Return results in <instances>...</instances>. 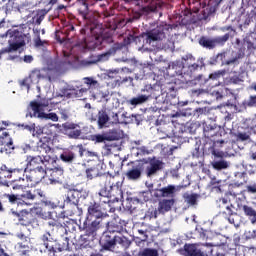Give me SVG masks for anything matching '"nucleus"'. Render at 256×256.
<instances>
[{
	"mask_svg": "<svg viewBox=\"0 0 256 256\" xmlns=\"http://www.w3.org/2000/svg\"><path fill=\"white\" fill-rule=\"evenodd\" d=\"M63 95L55 96L52 99H42L38 101H32L30 103V112L26 114V117H37V119H49L50 121H54L57 123L59 121V116L56 113H49L51 111V106L49 104L57 105V103H61L63 101Z\"/></svg>",
	"mask_w": 256,
	"mask_h": 256,
	"instance_id": "f257e3e1",
	"label": "nucleus"
},
{
	"mask_svg": "<svg viewBox=\"0 0 256 256\" xmlns=\"http://www.w3.org/2000/svg\"><path fill=\"white\" fill-rule=\"evenodd\" d=\"M6 39H8L9 48L1 50L0 57L8 53V59L13 61L19 57L21 51H23V47H25V41L28 40L29 37L14 28L7 31Z\"/></svg>",
	"mask_w": 256,
	"mask_h": 256,
	"instance_id": "f03ea898",
	"label": "nucleus"
},
{
	"mask_svg": "<svg viewBox=\"0 0 256 256\" xmlns=\"http://www.w3.org/2000/svg\"><path fill=\"white\" fill-rule=\"evenodd\" d=\"M33 137H40V141L38 143V149L40 153H51V132H47V126L44 128L40 126H34L32 131Z\"/></svg>",
	"mask_w": 256,
	"mask_h": 256,
	"instance_id": "7ed1b4c3",
	"label": "nucleus"
},
{
	"mask_svg": "<svg viewBox=\"0 0 256 256\" xmlns=\"http://www.w3.org/2000/svg\"><path fill=\"white\" fill-rule=\"evenodd\" d=\"M62 133L67 135L70 139H78L81 137V127L79 124H75L72 122H66L62 124Z\"/></svg>",
	"mask_w": 256,
	"mask_h": 256,
	"instance_id": "20e7f679",
	"label": "nucleus"
},
{
	"mask_svg": "<svg viewBox=\"0 0 256 256\" xmlns=\"http://www.w3.org/2000/svg\"><path fill=\"white\" fill-rule=\"evenodd\" d=\"M84 83H86V85L91 90L93 99H96L97 101L105 99V93L99 91V82H97V80L91 77H86L84 78Z\"/></svg>",
	"mask_w": 256,
	"mask_h": 256,
	"instance_id": "39448f33",
	"label": "nucleus"
},
{
	"mask_svg": "<svg viewBox=\"0 0 256 256\" xmlns=\"http://www.w3.org/2000/svg\"><path fill=\"white\" fill-rule=\"evenodd\" d=\"M28 171L30 175L26 174V179L30 183H39L42 179L47 181V170H44L43 166H37L36 169Z\"/></svg>",
	"mask_w": 256,
	"mask_h": 256,
	"instance_id": "423d86ee",
	"label": "nucleus"
},
{
	"mask_svg": "<svg viewBox=\"0 0 256 256\" xmlns=\"http://www.w3.org/2000/svg\"><path fill=\"white\" fill-rule=\"evenodd\" d=\"M229 39V34H225L224 36L216 37L214 39L209 38H201L199 44L202 47H206V49H213V47H217V45H223L225 41Z\"/></svg>",
	"mask_w": 256,
	"mask_h": 256,
	"instance_id": "0eeeda50",
	"label": "nucleus"
},
{
	"mask_svg": "<svg viewBox=\"0 0 256 256\" xmlns=\"http://www.w3.org/2000/svg\"><path fill=\"white\" fill-rule=\"evenodd\" d=\"M206 246L203 245L201 248H199V245L196 244H188L185 245V253L188 256H207V253H211V249L208 251L205 250Z\"/></svg>",
	"mask_w": 256,
	"mask_h": 256,
	"instance_id": "6e6552de",
	"label": "nucleus"
},
{
	"mask_svg": "<svg viewBox=\"0 0 256 256\" xmlns=\"http://www.w3.org/2000/svg\"><path fill=\"white\" fill-rule=\"evenodd\" d=\"M63 175L62 168H53L46 170V183L50 185H55V183H59L60 177Z\"/></svg>",
	"mask_w": 256,
	"mask_h": 256,
	"instance_id": "1a4fd4ad",
	"label": "nucleus"
},
{
	"mask_svg": "<svg viewBox=\"0 0 256 256\" xmlns=\"http://www.w3.org/2000/svg\"><path fill=\"white\" fill-rule=\"evenodd\" d=\"M41 79V72L39 71H33L29 75V77L25 78L21 85L22 87H25L27 91L31 89V85H37L39 83V80Z\"/></svg>",
	"mask_w": 256,
	"mask_h": 256,
	"instance_id": "9d476101",
	"label": "nucleus"
},
{
	"mask_svg": "<svg viewBox=\"0 0 256 256\" xmlns=\"http://www.w3.org/2000/svg\"><path fill=\"white\" fill-rule=\"evenodd\" d=\"M163 167V162L157 159H150L146 166V174L147 177H151L159 171Z\"/></svg>",
	"mask_w": 256,
	"mask_h": 256,
	"instance_id": "9b49d317",
	"label": "nucleus"
},
{
	"mask_svg": "<svg viewBox=\"0 0 256 256\" xmlns=\"http://www.w3.org/2000/svg\"><path fill=\"white\" fill-rule=\"evenodd\" d=\"M101 217H103V210H101V206L97 203L91 204L88 207L87 219L93 221V219H101Z\"/></svg>",
	"mask_w": 256,
	"mask_h": 256,
	"instance_id": "f8f14e48",
	"label": "nucleus"
},
{
	"mask_svg": "<svg viewBox=\"0 0 256 256\" xmlns=\"http://www.w3.org/2000/svg\"><path fill=\"white\" fill-rule=\"evenodd\" d=\"M43 245L40 248L41 253L43 251H53L55 249V239L51 236L50 233H46L42 236Z\"/></svg>",
	"mask_w": 256,
	"mask_h": 256,
	"instance_id": "ddd939ff",
	"label": "nucleus"
},
{
	"mask_svg": "<svg viewBox=\"0 0 256 256\" xmlns=\"http://www.w3.org/2000/svg\"><path fill=\"white\" fill-rule=\"evenodd\" d=\"M26 161L27 167L24 170L25 173H27V171H34V169H37V167H41V164H43V158H41V156H28Z\"/></svg>",
	"mask_w": 256,
	"mask_h": 256,
	"instance_id": "4468645a",
	"label": "nucleus"
},
{
	"mask_svg": "<svg viewBox=\"0 0 256 256\" xmlns=\"http://www.w3.org/2000/svg\"><path fill=\"white\" fill-rule=\"evenodd\" d=\"M177 191H181V186L168 185L158 190L157 197H173Z\"/></svg>",
	"mask_w": 256,
	"mask_h": 256,
	"instance_id": "2eb2a0df",
	"label": "nucleus"
},
{
	"mask_svg": "<svg viewBox=\"0 0 256 256\" xmlns=\"http://www.w3.org/2000/svg\"><path fill=\"white\" fill-rule=\"evenodd\" d=\"M141 173H143V167L136 166L126 172V177L129 181H139L141 179Z\"/></svg>",
	"mask_w": 256,
	"mask_h": 256,
	"instance_id": "dca6fc26",
	"label": "nucleus"
},
{
	"mask_svg": "<svg viewBox=\"0 0 256 256\" xmlns=\"http://www.w3.org/2000/svg\"><path fill=\"white\" fill-rule=\"evenodd\" d=\"M175 205V200L173 199H163L159 202V211L160 213H167V211H171V207Z\"/></svg>",
	"mask_w": 256,
	"mask_h": 256,
	"instance_id": "f3484780",
	"label": "nucleus"
},
{
	"mask_svg": "<svg viewBox=\"0 0 256 256\" xmlns=\"http://www.w3.org/2000/svg\"><path fill=\"white\" fill-rule=\"evenodd\" d=\"M163 37H164L163 33L157 34V31L149 32L146 35V43H149V45H151L152 43V45L155 46V42L163 39Z\"/></svg>",
	"mask_w": 256,
	"mask_h": 256,
	"instance_id": "a211bd4d",
	"label": "nucleus"
},
{
	"mask_svg": "<svg viewBox=\"0 0 256 256\" xmlns=\"http://www.w3.org/2000/svg\"><path fill=\"white\" fill-rule=\"evenodd\" d=\"M83 93H87V89L85 88L70 89L66 91L64 95H66V97H68L69 99H75V98L81 97Z\"/></svg>",
	"mask_w": 256,
	"mask_h": 256,
	"instance_id": "6ab92c4d",
	"label": "nucleus"
},
{
	"mask_svg": "<svg viewBox=\"0 0 256 256\" xmlns=\"http://www.w3.org/2000/svg\"><path fill=\"white\" fill-rule=\"evenodd\" d=\"M97 119H98L99 129H103V127H107V123H109V115H107V112L99 111Z\"/></svg>",
	"mask_w": 256,
	"mask_h": 256,
	"instance_id": "aec40b11",
	"label": "nucleus"
},
{
	"mask_svg": "<svg viewBox=\"0 0 256 256\" xmlns=\"http://www.w3.org/2000/svg\"><path fill=\"white\" fill-rule=\"evenodd\" d=\"M242 209H243L245 215L247 217H249L251 223L255 224L256 223V211H255V209H253L252 207L247 206V205H244L242 207Z\"/></svg>",
	"mask_w": 256,
	"mask_h": 256,
	"instance_id": "412c9836",
	"label": "nucleus"
},
{
	"mask_svg": "<svg viewBox=\"0 0 256 256\" xmlns=\"http://www.w3.org/2000/svg\"><path fill=\"white\" fill-rule=\"evenodd\" d=\"M146 101H149V96L140 95V96H137V97H134V98L130 99L128 101V103H130V105L137 106V105H142V103H146Z\"/></svg>",
	"mask_w": 256,
	"mask_h": 256,
	"instance_id": "4be33fe9",
	"label": "nucleus"
},
{
	"mask_svg": "<svg viewBox=\"0 0 256 256\" xmlns=\"http://www.w3.org/2000/svg\"><path fill=\"white\" fill-rule=\"evenodd\" d=\"M123 73H131V70H129V68L109 70L108 77L110 79H115V77H117V75H123Z\"/></svg>",
	"mask_w": 256,
	"mask_h": 256,
	"instance_id": "5701e85b",
	"label": "nucleus"
},
{
	"mask_svg": "<svg viewBox=\"0 0 256 256\" xmlns=\"http://www.w3.org/2000/svg\"><path fill=\"white\" fill-rule=\"evenodd\" d=\"M91 140L94 143H105V141H111V137L107 134H96L91 136Z\"/></svg>",
	"mask_w": 256,
	"mask_h": 256,
	"instance_id": "b1692460",
	"label": "nucleus"
},
{
	"mask_svg": "<svg viewBox=\"0 0 256 256\" xmlns=\"http://www.w3.org/2000/svg\"><path fill=\"white\" fill-rule=\"evenodd\" d=\"M212 166L217 171H221V169H227L229 167V162L225 160H218V161L212 162Z\"/></svg>",
	"mask_w": 256,
	"mask_h": 256,
	"instance_id": "393cba45",
	"label": "nucleus"
},
{
	"mask_svg": "<svg viewBox=\"0 0 256 256\" xmlns=\"http://www.w3.org/2000/svg\"><path fill=\"white\" fill-rule=\"evenodd\" d=\"M198 198L199 195L197 194H184L185 203H187L188 205H195Z\"/></svg>",
	"mask_w": 256,
	"mask_h": 256,
	"instance_id": "a878e982",
	"label": "nucleus"
},
{
	"mask_svg": "<svg viewBox=\"0 0 256 256\" xmlns=\"http://www.w3.org/2000/svg\"><path fill=\"white\" fill-rule=\"evenodd\" d=\"M119 187H121V184L119 182L116 183L115 186L111 185L110 189H102L99 192V196L100 197H109V195H111V191H113V189H119Z\"/></svg>",
	"mask_w": 256,
	"mask_h": 256,
	"instance_id": "bb28decb",
	"label": "nucleus"
},
{
	"mask_svg": "<svg viewBox=\"0 0 256 256\" xmlns=\"http://www.w3.org/2000/svg\"><path fill=\"white\" fill-rule=\"evenodd\" d=\"M86 117L90 121H97V117H99V111L97 109H95V108H90L86 112Z\"/></svg>",
	"mask_w": 256,
	"mask_h": 256,
	"instance_id": "cd10ccee",
	"label": "nucleus"
},
{
	"mask_svg": "<svg viewBox=\"0 0 256 256\" xmlns=\"http://www.w3.org/2000/svg\"><path fill=\"white\" fill-rule=\"evenodd\" d=\"M60 159L64 163H72L73 159H75V154L73 152H64L60 155Z\"/></svg>",
	"mask_w": 256,
	"mask_h": 256,
	"instance_id": "c85d7f7f",
	"label": "nucleus"
},
{
	"mask_svg": "<svg viewBox=\"0 0 256 256\" xmlns=\"http://www.w3.org/2000/svg\"><path fill=\"white\" fill-rule=\"evenodd\" d=\"M139 256H159L156 249L146 248L139 252Z\"/></svg>",
	"mask_w": 256,
	"mask_h": 256,
	"instance_id": "c756f323",
	"label": "nucleus"
},
{
	"mask_svg": "<svg viewBox=\"0 0 256 256\" xmlns=\"http://www.w3.org/2000/svg\"><path fill=\"white\" fill-rule=\"evenodd\" d=\"M80 155L83 157V155L85 157H92L93 161H95V159H99V155H97L96 152H91V151H86V150H80Z\"/></svg>",
	"mask_w": 256,
	"mask_h": 256,
	"instance_id": "7c9ffc66",
	"label": "nucleus"
},
{
	"mask_svg": "<svg viewBox=\"0 0 256 256\" xmlns=\"http://www.w3.org/2000/svg\"><path fill=\"white\" fill-rule=\"evenodd\" d=\"M111 101H112V105L110 106V108L112 109H118V107L121 105L118 98L115 96H112Z\"/></svg>",
	"mask_w": 256,
	"mask_h": 256,
	"instance_id": "2f4dec72",
	"label": "nucleus"
},
{
	"mask_svg": "<svg viewBox=\"0 0 256 256\" xmlns=\"http://www.w3.org/2000/svg\"><path fill=\"white\" fill-rule=\"evenodd\" d=\"M237 140L238 141H247V140H249V134H247V133H238L237 134Z\"/></svg>",
	"mask_w": 256,
	"mask_h": 256,
	"instance_id": "473e14b6",
	"label": "nucleus"
},
{
	"mask_svg": "<svg viewBox=\"0 0 256 256\" xmlns=\"http://www.w3.org/2000/svg\"><path fill=\"white\" fill-rule=\"evenodd\" d=\"M87 11H88L87 3L83 2L82 6L80 7L81 15H83V17H85V15H87Z\"/></svg>",
	"mask_w": 256,
	"mask_h": 256,
	"instance_id": "72a5a7b5",
	"label": "nucleus"
},
{
	"mask_svg": "<svg viewBox=\"0 0 256 256\" xmlns=\"http://www.w3.org/2000/svg\"><path fill=\"white\" fill-rule=\"evenodd\" d=\"M4 197H6L10 203L17 201V197L14 194H5Z\"/></svg>",
	"mask_w": 256,
	"mask_h": 256,
	"instance_id": "f704fd0d",
	"label": "nucleus"
},
{
	"mask_svg": "<svg viewBox=\"0 0 256 256\" xmlns=\"http://www.w3.org/2000/svg\"><path fill=\"white\" fill-rule=\"evenodd\" d=\"M138 155H149V150L145 147H140L137 152Z\"/></svg>",
	"mask_w": 256,
	"mask_h": 256,
	"instance_id": "c9c22d12",
	"label": "nucleus"
},
{
	"mask_svg": "<svg viewBox=\"0 0 256 256\" xmlns=\"http://www.w3.org/2000/svg\"><path fill=\"white\" fill-rule=\"evenodd\" d=\"M111 57V53L107 52L99 56V61H107Z\"/></svg>",
	"mask_w": 256,
	"mask_h": 256,
	"instance_id": "e433bc0d",
	"label": "nucleus"
},
{
	"mask_svg": "<svg viewBox=\"0 0 256 256\" xmlns=\"http://www.w3.org/2000/svg\"><path fill=\"white\" fill-rule=\"evenodd\" d=\"M237 59H239V58L238 57H234V58H232L230 60H226L224 62V65H235V63H237Z\"/></svg>",
	"mask_w": 256,
	"mask_h": 256,
	"instance_id": "4c0bfd02",
	"label": "nucleus"
},
{
	"mask_svg": "<svg viewBox=\"0 0 256 256\" xmlns=\"http://www.w3.org/2000/svg\"><path fill=\"white\" fill-rule=\"evenodd\" d=\"M3 136H0V145H5V143H7V141H9V139L7 138V132L3 133Z\"/></svg>",
	"mask_w": 256,
	"mask_h": 256,
	"instance_id": "58836bf2",
	"label": "nucleus"
},
{
	"mask_svg": "<svg viewBox=\"0 0 256 256\" xmlns=\"http://www.w3.org/2000/svg\"><path fill=\"white\" fill-rule=\"evenodd\" d=\"M95 170L93 169H88L86 170V175L88 177V179H91L92 177H95L96 173H94Z\"/></svg>",
	"mask_w": 256,
	"mask_h": 256,
	"instance_id": "ea45409f",
	"label": "nucleus"
},
{
	"mask_svg": "<svg viewBox=\"0 0 256 256\" xmlns=\"http://www.w3.org/2000/svg\"><path fill=\"white\" fill-rule=\"evenodd\" d=\"M115 245L114 240H109L108 243L104 244V249H111Z\"/></svg>",
	"mask_w": 256,
	"mask_h": 256,
	"instance_id": "a19ab883",
	"label": "nucleus"
},
{
	"mask_svg": "<svg viewBox=\"0 0 256 256\" xmlns=\"http://www.w3.org/2000/svg\"><path fill=\"white\" fill-rule=\"evenodd\" d=\"M112 123L114 125H117V123H119V115H117V113H113V115H112Z\"/></svg>",
	"mask_w": 256,
	"mask_h": 256,
	"instance_id": "79ce46f5",
	"label": "nucleus"
},
{
	"mask_svg": "<svg viewBox=\"0 0 256 256\" xmlns=\"http://www.w3.org/2000/svg\"><path fill=\"white\" fill-rule=\"evenodd\" d=\"M24 129L27 131H30V133H33V130L35 129V124H30V125H23Z\"/></svg>",
	"mask_w": 256,
	"mask_h": 256,
	"instance_id": "37998d69",
	"label": "nucleus"
},
{
	"mask_svg": "<svg viewBox=\"0 0 256 256\" xmlns=\"http://www.w3.org/2000/svg\"><path fill=\"white\" fill-rule=\"evenodd\" d=\"M24 199H30V201H33L35 199V195L31 194L30 192H27L26 194L23 195Z\"/></svg>",
	"mask_w": 256,
	"mask_h": 256,
	"instance_id": "c03bdc74",
	"label": "nucleus"
},
{
	"mask_svg": "<svg viewBox=\"0 0 256 256\" xmlns=\"http://www.w3.org/2000/svg\"><path fill=\"white\" fill-rule=\"evenodd\" d=\"M23 61H24V63H31L33 61V56L26 55V56H24Z\"/></svg>",
	"mask_w": 256,
	"mask_h": 256,
	"instance_id": "a18cd8bd",
	"label": "nucleus"
},
{
	"mask_svg": "<svg viewBox=\"0 0 256 256\" xmlns=\"http://www.w3.org/2000/svg\"><path fill=\"white\" fill-rule=\"evenodd\" d=\"M218 204H219V207H225V205H227V199L221 198V199L218 201Z\"/></svg>",
	"mask_w": 256,
	"mask_h": 256,
	"instance_id": "49530a36",
	"label": "nucleus"
},
{
	"mask_svg": "<svg viewBox=\"0 0 256 256\" xmlns=\"http://www.w3.org/2000/svg\"><path fill=\"white\" fill-rule=\"evenodd\" d=\"M249 193H256V185L247 187Z\"/></svg>",
	"mask_w": 256,
	"mask_h": 256,
	"instance_id": "de8ad7c7",
	"label": "nucleus"
},
{
	"mask_svg": "<svg viewBox=\"0 0 256 256\" xmlns=\"http://www.w3.org/2000/svg\"><path fill=\"white\" fill-rule=\"evenodd\" d=\"M219 75H221V73H219V72L211 74L210 79H217Z\"/></svg>",
	"mask_w": 256,
	"mask_h": 256,
	"instance_id": "09e8293b",
	"label": "nucleus"
},
{
	"mask_svg": "<svg viewBox=\"0 0 256 256\" xmlns=\"http://www.w3.org/2000/svg\"><path fill=\"white\" fill-rule=\"evenodd\" d=\"M23 173V170H19V169H13V170H8V173Z\"/></svg>",
	"mask_w": 256,
	"mask_h": 256,
	"instance_id": "8fccbe9b",
	"label": "nucleus"
},
{
	"mask_svg": "<svg viewBox=\"0 0 256 256\" xmlns=\"http://www.w3.org/2000/svg\"><path fill=\"white\" fill-rule=\"evenodd\" d=\"M46 205H48V207H51V209H55V207H56V205L51 202H46Z\"/></svg>",
	"mask_w": 256,
	"mask_h": 256,
	"instance_id": "3c124183",
	"label": "nucleus"
},
{
	"mask_svg": "<svg viewBox=\"0 0 256 256\" xmlns=\"http://www.w3.org/2000/svg\"><path fill=\"white\" fill-rule=\"evenodd\" d=\"M146 187H148V189H153V184L146 182Z\"/></svg>",
	"mask_w": 256,
	"mask_h": 256,
	"instance_id": "603ef678",
	"label": "nucleus"
},
{
	"mask_svg": "<svg viewBox=\"0 0 256 256\" xmlns=\"http://www.w3.org/2000/svg\"><path fill=\"white\" fill-rule=\"evenodd\" d=\"M97 225H99V221L92 222V227H97Z\"/></svg>",
	"mask_w": 256,
	"mask_h": 256,
	"instance_id": "864d4df0",
	"label": "nucleus"
},
{
	"mask_svg": "<svg viewBox=\"0 0 256 256\" xmlns=\"http://www.w3.org/2000/svg\"><path fill=\"white\" fill-rule=\"evenodd\" d=\"M223 56H225V54H220L217 56V59H223Z\"/></svg>",
	"mask_w": 256,
	"mask_h": 256,
	"instance_id": "5fc2aeb1",
	"label": "nucleus"
},
{
	"mask_svg": "<svg viewBox=\"0 0 256 256\" xmlns=\"http://www.w3.org/2000/svg\"><path fill=\"white\" fill-rule=\"evenodd\" d=\"M3 211V203L0 201V212Z\"/></svg>",
	"mask_w": 256,
	"mask_h": 256,
	"instance_id": "6e6d98bb",
	"label": "nucleus"
},
{
	"mask_svg": "<svg viewBox=\"0 0 256 256\" xmlns=\"http://www.w3.org/2000/svg\"><path fill=\"white\" fill-rule=\"evenodd\" d=\"M214 191H221V188H219V187H214Z\"/></svg>",
	"mask_w": 256,
	"mask_h": 256,
	"instance_id": "4d7b16f0",
	"label": "nucleus"
},
{
	"mask_svg": "<svg viewBox=\"0 0 256 256\" xmlns=\"http://www.w3.org/2000/svg\"><path fill=\"white\" fill-rule=\"evenodd\" d=\"M252 88L254 89V91H256V83L252 85Z\"/></svg>",
	"mask_w": 256,
	"mask_h": 256,
	"instance_id": "13d9d810",
	"label": "nucleus"
},
{
	"mask_svg": "<svg viewBox=\"0 0 256 256\" xmlns=\"http://www.w3.org/2000/svg\"><path fill=\"white\" fill-rule=\"evenodd\" d=\"M7 145H13V141H9V142H7Z\"/></svg>",
	"mask_w": 256,
	"mask_h": 256,
	"instance_id": "bf43d9fd",
	"label": "nucleus"
},
{
	"mask_svg": "<svg viewBox=\"0 0 256 256\" xmlns=\"http://www.w3.org/2000/svg\"><path fill=\"white\" fill-rule=\"evenodd\" d=\"M49 81H53V77L51 75L48 76Z\"/></svg>",
	"mask_w": 256,
	"mask_h": 256,
	"instance_id": "052dcab7",
	"label": "nucleus"
},
{
	"mask_svg": "<svg viewBox=\"0 0 256 256\" xmlns=\"http://www.w3.org/2000/svg\"><path fill=\"white\" fill-rule=\"evenodd\" d=\"M5 169H7V167H6V166H4V168H3V167L1 168V170H2V171H5Z\"/></svg>",
	"mask_w": 256,
	"mask_h": 256,
	"instance_id": "680f3d73",
	"label": "nucleus"
},
{
	"mask_svg": "<svg viewBox=\"0 0 256 256\" xmlns=\"http://www.w3.org/2000/svg\"><path fill=\"white\" fill-rule=\"evenodd\" d=\"M3 124L6 125V126L9 125V123H7V122H3Z\"/></svg>",
	"mask_w": 256,
	"mask_h": 256,
	"instance_id": "e2e57ef3",
	"label": "nucleus"
},
{
	"mask_svg": "<svg viewBox=\"0 0 256 256\" xmlns=\"http://www.w3.org/2000/svg\"><path fill=\"white\" fill-rule=\"evenodd\" d=\"M22 253H27V250H22Z\"/></svg>",
	"mask_w": 256,
	"mask_h": 256,
	"instance_id": "0e129e2a",
	"label": "nucleus"
},
{
	"mask_svg": "<svg viewBox=\"0 0 256 256\" xmlns=\"http://www.w3.org/2000/svg\"><path fill=\"white\" fill-rule=\"evenodd\" d=\"M18 188H19V187H17V186H14V187H13V189H18Z\"/></svg>",
	"mask_w": 256,
	"mask_h": 256,
	"instance_id": "69168bd1",
	"label": "nucleus"
},
{
	"mask_svg": "<svg viewBox=\"0 0 256 256\" xmlns=\"http://www.w3.org/2000/svg\"><path fill=\"white\" fill-rule=\"evenodd\" d=\"M20 247H22L23 249H25V245L23 246V245H20Z\"/></svg>",
	"mask_w": 256,
	"mask_h": 256,
	"instance_id": "338daca9",
	"label": "nucleus"
},
{
	"mask_svg": "<svg viewBox=\"0 0 256 256\" xmlns=\"http://www.w3.org/2000/svg\"><path fill=\"white\" fill-rule=\"evenodd\" d=\"M251 99H256V96H254V97L252 96Z\"/></svg>",
	"mask_w": 256,
	"mask_h": 256,
	"instance_id": "774afa93",
	"label": "nucleus"
}]
</instances>
